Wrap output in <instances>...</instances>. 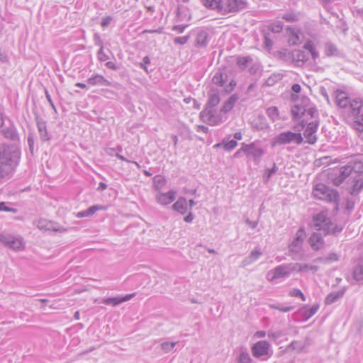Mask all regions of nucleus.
I'll return each mask as SVG.
<instances>
[{"instance_id":"f257e3e1","label":"nucleus","mask_w":363,"mask_h":363,"mask_svg":"<svg viewBox=\"0 0 363 363\" xmlns=\"http://www.w3.org/2000/svg\"><path fill=\"white\" fill-rule=\"evenodd\" d=\"M328 179L335 186H340L347 179L350 186V194H357L363 189V162H350L334 172L330 173Z\"/></svg>"},{"instance_id":"f03ea898","label":"nucleus","mask_w":363,"mask_h":363,"mask_svg":"<svg viewBox=\"0 0 363 363\" xmlns=\"http://www.w3.org/2000/svg\"><path fill=\"white\" fill-rule=\"evenodd\" d=\"M21 157L18 148L4 145L0 147V179L9 177L18 165Z\"/></svg>"},{"instance_id":"7ed1b4c3","label":"nucleus","mask_w":363,"mask_h":363,"mask_svg":"<svg viewBox=\"0 0 363 363\" xmlns=\"http://www.w3.org/2000/svg\"><path fill=\"white\" fill-rule=\"evenodd\" d=\"M311 226L316 230L323 231L325 235L338 233L342 229L331 222L328 213L325 211L313 216Z\"/></svg>"},{"instance_id":"20e7f679","label":"nucleus","mask_w":363,"mask_h":363,"mask_svg":"<svg viewBox=\"0 0 363 363\" xmlns=\"http://www.w3.org/2000/svg\"><path fill=\"white\" fill-rule=\"evenodd\" d=\"M303 138L300 133H294L288 130L281 132L275 136L272 141V146L276 147L279 145H288L294 143L300 145L303 143Z\"/></svg>"},{"instance_id":"39448f33","label":"nucleus","mask_w":363,"mask_h":363,"mask_svg":"<svg viewBox=\"0 0 363 363\" xmlns=\"http://www.w3.org/2000/svg\"><path fill=\"white\" fill-rule=\"evenodd\" d=\"M295 269L293 263L280 264L269 271L266 279L271 283H276L277 279L288 277Z\"/></svg>"},{"instance_id":"423d86ee","label":"nucleus","mask_w":363,"mask_h":363,"mask_svg":"<svg viewBox=\"0 0 363 363\" xmlns=\"http://www.w3.org/2000/svg\"><path fill=\"white\" fill-rule=\"evenodd\" d=\"M313 194L314 197L328 202H336L339 199V194L336 190L330 189L321 183L314 186Z\"/></svg>"},{"instance_id":"0eeeda50","label":"nucleus","mask_w":363,"mask_h":363,"mask_svg":"<svg viewBox=\"0 0 363 363\" xmlns=\"http://www.w3.org/2000/svg\"><path fill=\"white\" fill-rule=\"evenodd\" d=\"M200 117L204 123L210 125H217L225 119L223 118L222 113H218L216 112V108H205L200 113Z\"/></svg>"},{"instance_id":"6e6552de","label":"nucleus","mask_w":363,"mask_h":363,"mask_svg":"<svg viewBox=\"0 0 363 363\" xmlns=\"http://www.w3.org/2000/svg\"><path fill=\"white\" fill-rule=\"evenodd\" d=\"M0 242L16 251H20L24 248L23 239L11 234L0 233Z\"/></svg>"},{"instance_id":"1a4fd4ad","label":"nucleus","mask_w":363,"mask_h":363,"mask_svg":"<svg viewBox=\"0 0 363 363\" xmlns=\"http://www.w3.org/2000/svg\"><path fill=\"white\" fill-rule=\"evenodd\" d=\"M246 0H225L224 13H236L247 7Z\"/></svg>"},{"instance_id":"9d476101","label":"nucleus","mask_w":363,"mask_h":363,"mask_svg":"<svg viewBox=\"0 0 363 363\" xmlns=\"http://www.w3.org/2000/svg\"><path fill=\"white\" fill-rule=\"evenodd\" d=\"M40 230H50L56 233H65L67 230L57 223L48 220L46 219H40L37 224Z\"/></svg>"},{"instance_id":"9b49d317","label":"nucleus","mask_w":363,"mask_h":363,"mask_svg":"<svg viewBox=\"0 0 363 363\" xmlns=\"http://www.w3.org/2000/svg\"><path fill=\"white\" fill-rule=\"evenodd\" d=\"M318 125V120H315L314 121L310 122L307 124L306 128L303 133V135L306 139V143L311 145H313L316 143L317 136L315 133L317 132Z\"/></svg>"},{"instance_id":"f8f14e48","label":"nucleus","mask_w":363,"mask_h":363,"mask_svg":"<svg viewBox=\"0 0 363 363\" xmlns=\"http://www.w3.org/2000/svg\"><path fill=\"white\" fill-rule=\"evenodd\" d=\"M306 238V233L303 229L300 228L296 233V236L291 244L289 245V250L291 252L298 253Z\"/></svg>"},{"instance_id":"ddd939ff","label":"nucleus","mask_w":363,"mask_h":363,"mask_svg":"<svg viewBox=\"0 0 363 363\" xmlns=\"http://www.w3.org/2000/svg\"><path fill=\"white\" fill-rule=\"evenodd\" d=\"M270 345L267 341H259L256 342L252 347V352L254 357H260L266 355Z\"/></svg>"},{"instance_id":"4468645a","label":"nucleus","mask_w":363,"mask_h":363,"mask_svg":"<svg viewBox=\"0 0 363 363\" xmlns=\"http://www.w3.org/2000/svg\"><path fill=\"white\" fill-rule=\"evenodd\" d=\"M309 244L313 250H319L324 246V240L322 233H313L309 238Z\"/></svg>"},{"instance_id":"2eb2a0df","label":"nucleus","mask_w":363,"mask_h":363,"mask_svg":"<svg viewBox=\"0 0 363 363\" xmlns=\"http://www.w3.org/2000/svg\"><path fill=\"white\" fill-rule=\"evenodd\" d=\"M241 150L246 154L255 158H259L264 154V150L261 147L257 146L255 143L246 145Z\"/></svg>"},{"instance_id":"dca6fc26","label":"nucleus","mask_w":363,"mask_h":363,"mask_svg":"<svg viewBox=\"0 0 363 363\" xmlns=\"http://www.w3.org/2000/svg\"><path fill=\"white\" fill-rule=\"evenodd\" d=\"M176 191L170 190L167 193H159L156 196L157 202L162 205H167L175 199Z\"/></svg>"},{"instance_id":"f3484780","label":"nucleus","mask_w":363,"mask_h":363,"mask_svg":"<svg viewBox=\"0 0 363 363\" xmlns=\"http://www.w3.org/2000/svg\"><path fill=\"white\" fill-rule=\"evenodd\" d=\"M201 2L206 8L224 13V1L223 0H201Z\"/></svg>"},{"instance_id":"a211bd4d","label":"nucleus","mask_w":363,"mask_h":363,"mask_svg":"<svg viewBox=\"0 0 363 363\" xmlns=\"http://www.w3.org/2000/svg\"><path fill=\"white\" fill-rule=\"evenodd\" d=\"M294 268L296 269L294 272H301V273H308L311 272L312 273H315L318 270V267L311 264H306V263H293Z\"/></svg>"},{"instance_id":"6ab92c4d","label":"nucleus","mask_w":363,"mask_h":363,"mask_svg":"<svg viewBox=\"0 0 363 363\" xmlns=\"http://www.w3.org/2000/svg\"><path fill=\"white\" fill-rule=\"evenodd\" d=\"M134 294H128L123 297H112V298H106L103 299L102 302L106 305H112L113 306H118L123 302L128 301L130 300L133 296Z\"/></svg>"},{"instance_id":"aec40b11","label":"nucleus","mask_w":363,"mask_h":363,"mask_svg":"<svg viewBox=\"0 0 363 363\" xmlns=\"http://www.w3.org/2000/svg\"><path fill=\"white\" fill-rule=\"evenodd\" d=\"M88 84L92 86H108L111 85V82L105 79L101 74H95L87 79Z\"/></svg>"},{"instance_id":"412c9836","label":"nucleus","mask_w":363,"mask_h":363,"mask_svg":"<svg viewBox=\"0 0 363 363\" xmlns=\"http://www.w3.org/2000/svg\"><path fill=\"white\" fill-rule=\"evenodd\" d=\"M363 107V101L362 99L357 98L350 101L349 108L352 116H357L359 115Z\"/></svg>"},{"instance_id":"4be33fe9","label":"nucleus","mask_w":363,"mask_h":363,"mask_svg":"<svg viewBox=\"0 0 363 363\" xmlns=\"http://www.w3.org/2000/svg\"><path fill=\"white\" fill-rule=\"evenodd\" d=\"M323 51L327 57H335L340 54L337 46L330 41H328L323 45Z\"/></svg>"},{"instance_id":"5701e85b","label":"nucleus","mask_w":363,"mask_h":363,"mask_svg":"<svg viewBox=\"0 0 363 363\" xmlns=\"http://www.w3.org/2000/svg\"><path fill=\"white\" fill-rule=\"evenodd\" d=\"M350 101L351 100L345 92L342 91H336V103L339 107L345 108L349 106Z\"/></svg>"},{"instance_id":"b1692460","label":"nucleus","mask_w":363,"mask_h":363,"mask_svg":"<svg viewBox=\"0 0 363 363\" xmlns=\"http://www.w3.org/2000/svg\"><path fill=\"white\" fill-rule=\"evenodd\" d=\"M172 208L174 211L184 214L188 210L187 201L184 197H179L178 200L173 204Z\"/></svg>"},{"instance_id":"393cba45","label":"nucleus","mask_w":363,"mask_h":363,"mask_svg":"<svg viewBox=\"0 0 363 363\" xmlns=\"http://www.w3.org/2000/svg\"><path fill=\"white\" fill-rule=\"evenodd\" d=\"M345 292V289L343 288L337 291L330 293L325 299V304L330 305L340 299L343 296Z\"/></svg>"},{"instance_id":"a878e982","label":"nucleus","mask_w":363,"mask_h":363,"mask_svg":"<svg viewBox=\"0 0 363 363\" xmlns=\"http://www.w3.org/2000/svg\"><path fill=\"white\" fill-rule=\"evenodd\" d=\"M238 95L235 94L230 96V97L226 101L222 108L220 110V113H226L229 112L234 106L235 102L238 100Z\"/></svg>"},{"instance_id":"bb28decb","label":"nucleus","mask_w":363,"mask_h":363,"mask_svg":"<svg viewBox=\"0 0 363 363\" xmlns=\"http://www.w3.org/2000/svg\"><path fill=\"white\" fill-rule=\"evenodd\" d=\"M208 33L204 31L201 30L198 33L196 39V46L197 48H206L208 45Z\"/></svg>"},{"instance_id":"cd10ccee","label":"nucleus","mask_w":363,"mask_h":363,"mask_svg":"<svg viewBox=\"0 0 363 363\" xmlns=\"http://www.w3.org/2000/svg\"><path fill=\"white\" fill-rule=\"evenodd\" d=\"M220 99L218 93L212 91L208 95V100L205 108H216Z\"/></svg>"},{"instance_id":"c85d7f7f","label":"nucleus","mask_w":363,"mask_h":363,"mask_svg":"<svg viewBox=\"0 0 363 363\" xmlns=\"http://www.w3.org/2000/svg\"><path fill=\"white\" fill-rule=\"evenodd\" d=\"M262 252L259 249H254L250 254V255L242 261V265L246 266L256 261L261 255Z\"/></svg>"},{"instance_id":"c756f323","label":"nucleus","mask_w":363,"mask_h":363,"mask_svg":"<svg viewBox=\"0 0 363 363\" xmlns=\"http://www.w3.org/2000/svg\"><path fill=\"white\" fill-rule=\"evenodd\" d=\"M38 129L40 133V138L43 141H47L50 140L48 133L47 130V126L45 121H37Z\"/></svg>"},{"instance_id":"7c9ffc66","label":"nucleus","mask_w":363,"mask_h":363,"mask_svg":"<svg viewBox=\"0 0 363 363\" xmlns=\"http://www.w3.org/2000/svg\"><path fill=\"white\" fill-rule=\"evenodd\" d=\"M306 108L300 104H296L292 106L291 112L294 119L300 118L304 113H306Z\"/></svg>"},{"instance_id":"2f4dec72","label":"nucleus","mask_w":363,"mask_h":363,"mask_svg":"<svg viewBox=\"0 0 363 363\" xmlns=\"http://www.w3.org/2000/svg\"><path fill=\"white\" fill-rule=\"evenodd\" d=\"M303 48L306 50L308 51L313 60H315L319 57V52L316 50L315 47L312 41H307L304 44Z\"/></svg>"},{"instance_id":"473e14b6","label":"nucleus","mask_w":363,"mask_h":363,"mask_svg":"<svg viewBox=\"0 0 363 363\" xmlns=\"http://www.w3.org/2000/svg\"><path fill=\"white\" fill-rule=\"evenodd\" d=\"M353 277L358 281L363 280V260H360L354 269Z\"/></svg>"},{"instance_id":"72a5a7b5","label":"nucleus","mask_w":363,"mask_h":363,"mask_svg":"<svg viewBox=\"0 0 363 363\" xmlns=\"http://www.w3.org/2000/svg\"><path fill=\"white\" fill-rule=\"evenodd\" d=\"M226 81L227 75L221 72H216L212 79L213 83L218 86H223Z\"/></svg>"},{"instance_id":"f704fd0d","label":"nucleus","mask_w":363,"mask_h":363,"mask_svg":"<svg viewBox=\"0 0 363 363\" xmlns=\"http://www.w3.org/2000/svg\"><path fill=\"white\" fill-rule=\"evenodd\" d=\"M237 363H252V359L247 350H241L237 358Z\"/></svg>"},{"instance_id":"c9c22d12","label":"nucleus","mask_w":363,"mask_h":363,"mask_svg":"<svg viewBox=\"0 0 363 363\" xmlns=\"http://www.w3.org/2000/svg\"><path fill=\"white\" fill-rule=\"evenodd\" d=\"M338 260V256L335 253H330L325 257H318L317 259H314V262H323L325 264H329L332 262L337 261Z\"/></svg>"},{"instance_id":"e433bc0d","label":"nucleus","mask_w":363,"mask_h":363,"mask_svg":"<svg viewBox=\"0 0 363 363\" xmlns=\"http://www.w3.org/2000/svg\"><path fill=\"white\" fill-rule=\"evenodd\" d=\"M166 179L163 176L156 175L153 178V184L157 190H160L166 184Z\"/></svg>"},{"instance_id":"4c0bfd02","label":"nucleus","mask_w":363,"mask_h":363,"mask_svg":"<svg viewBox=\"0 0 363 363\" xmlns=\"http://www.w3.org/2000/svg\"><path fill=\"white\" fill-rule=\"evenodd\" d=\"M301 35L299 32L294 30L290 33V35L289 38V43L291 45L300 44L302 41Z\"/></svg>"},{"instance_id":"58836bf2","label":"nucleus","mask_w":363,"mask_h":363,"mask_svg":"<svg viewBox=\"0 0 363 363\" xmlns=\"http://www.w3.org/2000/svg\"><path fill=\"white\" fill-rule=\"evenodd\" d=\"M177 343L178 342H163L160 344V347L164 353H168L174 349Z\"/></svg>"},{"instance_id":"ea45409f","label":"nucleus","mask_w":363,"mask_h":363,"mask_svg":"<svg viewBox=\"0 0 363 363\" xmlns=\"http://www.w3.org/2000/svg\"><path fill=\"white\" fill-rule=\"evenodd\" d=\"M250 61L252 59L250 57H239L237 58V65L240 69H244L248 66Z\"/></svg>"},{"instance_id":"a19ab883","label":"nucleus","mask_w":363,"mask_h":363,"mask_svg":"<svg viewBox=\"0 0 363 363\" xmlns=\"http://www.w3.org/2000/svg\"><path fill=\"white\" fill-rule=\"evenodd\" d=\"M4 135L11 140H15L17 139L18 135L13 128H7L3 130Z\"/></svg>"},{"instance_id":"79ce46f5","label":"nucleus","mask_w":363,"mask_h":363,"mask_svg":"<svg viewBox=\"0 0 363 363\" xmlns=\"http://www.w3.org/2000/svg\"><path fill=\"white\" fill-rule=\"evenodd\" d=\"M278 171V167L275 163L273 164V167L271 169H267L264 175L265 182H267L271 177Z\"/></svg>"},{"instance_id":"37998d69","label":"nucleus","mask_w":363,"mask_h":363,"mask_svg":"<svg viewBox=\"0 0 363 363\" xmlns=\"http://www.w3.org/2000/svg\"><path fill=\"white\" fill-rule=\"evenodd\" d=\"M357 119L353 122V127L359 132L363 131V113L358 115Z\"/></svg>"},{"instance_id":"c03bdc74","label":"nucleus","mask_w":363,"mask_h":363,"mask_svg":"<svg viewBox=\"0 0 363 363\" xmlns=\"http://www.w3.org/2000/svg\"><path fill=\"white\" fill-rule=\"evenodd\" d=\"M318 305H314L308 308H305L303 312V315L305 316L306 319H308L311 317H312L318 311Z\"/></svg>"},{"instance_id":"a18cd8bd","label":"nucleus","mask_w":363,"mask_h":363,"mask_svg":"<svg viewBox=\"0 0 363 363\" xmlns=\"http://www.w3.org/2000/svg\"><path fill=\"white\" fill-rule=\"evenodd\" d=\"M223 144L224 145L225 149L229 151L234 149L238 145L237 141L235 140H229V138H228L227 140H224L223 141Z\"/></svg>"},{"instance_id":"49530a36","label":"nucleus","mask_w":363,"mask_h":363,"mask_svg":"<svg viewBox=\"0 0 363 363\" xmlns=\"http://www.w3.org/2000/svg\"><path fill=\"white\" fill-rule=\"evenodd\" d=\"M268 116L273 120L275 121L278 118L279 116V111L278 108L275 106L269 107L267 111Z\"/></svg>"},{"instance_id":"de8ad7c7","label":"nucleus","mask_w":363,"mask_h":363,"mask_svg":"<svg viewBox=\"0 0 363 363\" xmlns=\"http://www.w3.org/2000/svg\"><path fill=\"white\" fill-rule=\"evenodd\" d=\"M294 56L296 58L298 61L306 62L308 60V57L305 54L303 51L297 50L294 52Z\"/></svg>"},{"instance_id":"09e8293b","label":"nucleus","mask_w":363,"mask_h":363,"mask_svg":"<svg viewBox=\"0 0 363 363\" xmlns=\"http://www.w3.org/2000/svg\"><path fill=\"white\" fill-rule=\"evenodd\" d=\"M306 113L309 115L311 118L318 120V110L315 107L311 106L306 108Z\"/></svg>"},{"instance_id":"8fccbe9b","label":"nucleus","mask_w":363,"mask_h":363,"mask_svg":"<svg viewBox=\"0 0 363 363\" xmlns=\"http://www.w3.org/2000/svg\"><path fill=\"white\" fill-rule=\"evenodd\" d=\"M269 307L271 308L277 309V310H279V311H280L281 312H284V313L289 312L294 308L293 306H279V305H276V304H270Z\"/></svg>"},{"instance_id":"3c124183","label":"nucleus","mask_w":363,"mask_h":363,"mask_svg":"<svg viewBox=\"0 0 363 363\" xmlns=\"http://www.w3.org/2000/svg\"><path fill=\"white\" fill-rule=\"evenodd\" d=\"M282 18L289 22H294L298 20V16L294 13L290 12L282 16Z\"/></svg>"},{"instance_id":"603ef678","label":"nucleus","mask_w":363,"mask_h":363,"mask_svg":"<svg viewBox=\"0 0 363 363\" xmlns=\"http://www.w3.org/2000/svg\"><path fill=\"white\" fill-rule=\"evenodd\" d=\"M289 295L292 297H300L302 301H306V297L301 290L294 289L289 292Z\"/></svg>"},{"instance_id":"864d4df0","label":"nucleus","mask_w":363,"mask_h":363,"mask_svg":"<svg viewBox=\"0 0 363 363\" xmlns=\"http://www.w3.org/2000/svg\"><path fill=\"white\" fill-rule=\"evenodd\" d=\"M28 144L29 150L32 155H33L34 150V135L32 133H30L28 136Z\"/></svg>"},{"instance_id":"5fc2aeb1","label":"nucleus","mask_w":363,"mask_h":363,"mask_svg":"<svg viewBox=\"0 0 363 363\" xmlns=\"http://www.w3.org/2000/svg\"><path fill=\"white\" fill-rule=\"evenodd\" d=\"M189 35L182 36V37H177L174 39V42L176 44L184 45L185 43H187V41L189 40Z\"/></svg>"},{"instance_id":"6e6d98bb","label":"nucleus","mask_w":363,"mask_h":363,"mask_svg":"<svg viewBox=\"0 0 363 363\" xmlns=\"http://www.w3.org/2000/svg\"><path fill=\"white\" fill-rule=\"evenodd\" d=\"M0 211L16 213V208L8 207L4 202H0Z\"/></svg>"},{"instance_id":"4d7b16f0","label":"nucleus","mask_w":363,"mask_h":363,"mask_svg":"<svg viewBox=\"0 0 363 363\" xmlns=\"http://www.w3.org/2000/svg\"><path fill=\"white\" fill-rule=\"evenodd\" d=\"M269 29L273 33H279L282 30V24L280 22H278L277 23L272 24L269 26Z\"/></svg>"},{"instance_id":"13d9d810","label":"nucleus","mask_w":363,"mask_h":363,"mask_svg":"<svg viewBox=\"0 0 363 363\" xmlns=\"http://www.w3.org/2000/svg\"><path fill=\"white\" fill-rule=\"evenodd\" d=\"M94 39L95 41V44L100 47V53H102V49H103V42L98 33H95L94 36Z\"/></svg>"},{"instance_id":"bf43d9fd","label":"nucleus","mask_w":363,"mask_h":363,"mask_svg":"<svg viewBox=\"0 0 363 363\" xmlns=\"http://www.w3.org/2000/svg\"><path fill=\"white\" fill-rule=\"evenodd\" d=\"M282 336V333L281 331L272 332L269 331L268 333V337L273 339L277 340V338Z\"/></svg>"},{"instance_id":"052dcab7","label":"nucleus","mask_w":363,"mask_h":363,"mask_svg":"<svg viewBox=\"0 0 363 363\" xmlns=\"http://www.w3.org/2000/svg\"><path fill=\"white\" fill-rule=\"evenodd\" d=\"M149 64H150V59L148 56H145L143 57V62L140 63V67L147 72V68L146 65Z\"/></svg>"},{"instance_id":"680f3d73","label":"nucleus","mask_w":363,"mask_h":363,"mask_svg":"<svg viewBox=\"0 0 363 363\" xmlns=\"http://www.w3.org/2000/svg\"><path fill=\"white\" fill-rule=\"evenodd\" d=\"M101 208H102L101 206H92L86 210V212H87L89 216H90L93 215L94 213H95L97 210L101 209Z\"/></svg>"},{"instance_id":"e2e57ef3","label":"nucleus","mask_w":363,"mask_h":363,"mask_svg":"<svg viewBox=\"0 0 363 363\" xmlns=\"http://www.w3.org/2000/svg\"><path fill=\"white\" fill-rule=\"evenodd\" d=\"M112 21V17L111 16H106V18H104L101 21V25L102 27H106L108 26Z\"/></svg>"},{"instance_id":"0e129e2a","label":"nucleus","mask_w":363,"mask_h":363,"mask_svg":"<svg viewBox=\"0 0 363 363\" xmlns=\"http://www.w3.org/2000/svg\"><path fill=\"white\" fill-rule=\"evenodd\" d=\"M186 28V26H174L172 30H176L179 33H182L184 32Z\"/></svg>"},{"instance_id":"69168bd1","label":"nucleus","mask_w":363,"mask_h":363,"mask_svg":"<svg viewBox=\"0 0 363 363\" xmlns=\"http://www.w3.org/2000/svg\"><path fill=\"white\" fill-rule=\"evenodd\" d=\"M106 66L108 68L111 69L113 70H117L118 69L117 65L113 62H111V61L107 62L106 64Z\"/></svg>"},{"instance_id":"338daca9","label":"nucleus","mask_w":363,"mask_h":363,"mask_svg":"<svg viewBox=\"0 0 363 363\" xmlns=\"http://www.w3.org/2000/svg\"><path fill=\"white\" fill-rule=\"evenodd\" d=\"M264 43L266 48L268 49H271L273 45L272 41L267 36L264 37Z\"/></svg>"},{"instance_id":"774afa93","label":"nucleus","mask_w":363,"mask_h":363,"mask_svg":"<svg viewBox=\"0 0 363 363\" xmlns=\"http://www.w3.org/2000/svg\"><path fill=\"white\" fill-rule=\"evenodd\" d=\"M301 105H303V106H305L306 108H308V106L310 104V99L308 97H303L301 99Z\"/></svg>"}]
</instances>
